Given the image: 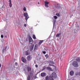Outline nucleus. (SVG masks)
<instances>
[{
    "instance_id": "nucleus-33",
    "label": "nucleus",
    "mask_w": 80,
    "mask_h": 80,
    "mask_svg": "<svg viewBox=\"0 0 80 80\" xmlns=\"http://www.w3.org/2000/svg\"><path fill=\"white\" fill-rule=\"evenodd\" d=\"M42 53L43 54H45V53H46V52L45 51H42Z\"/></svg>"
},
{
    "instance_id": "nucleus-43",
    "label": "nucleus",
    "mask_w": 80,
    "mask_h": 80,
    "mask_svg": "<svg viewBox=\"0 0 80 80\" xmlns=\"http://www.w3.org/2000/svg\"><path fill=\"white\" fill-rule=\"evenodd\" d=\"M38 4H40V2H38Z\"/></svg>"
},
{
    "instance_id": "nucleus-24",
    "label": "nucleus",
    "mask_w": 80,
    "mask_h": 80,
    "mask_svg": "<svg viewBox=\"0 0 80 80\" xmlns=\"http://www.w3.org/2000/svg\"><path fill=\"white\" fill-rule=\"evenodd\" d=\"M76 61H77V62H80V59L79 58H77L76 59Z\"/></svg>"
},
{
    "instance_id": "nucleus-28",
    "label": "nucleus",
    "mask_w": 80,
    "mask_h": 80,
    "mask_svg": "<svg viewBox=\"0 0 80 80\" xmlns=\"http://www.w3.org/2000/svg\"><path fill=\"white\" fill-rule=\"evenodd\" d=\"M33 39H35L36 38V37H35V35H33Z\"/></svg>"
},
{
    "instance_id": "nucleus-14",
    "label": "nucleus",
    "mask_w": 80,
    "mask_h": 80,
    "mask_svg": "<svg viewBox=\"0 0 80 80\" xmlns=\"http://www.w3.org/2000/svg\"><path fill=\"white\" fill-rule=\"evenodd\" d=\"M70 74L71 76H73L74 75V72L73 71H71L70 72Z\"/></svg>"
},
{
    "instance_id": "nucleus-27",
    "label": "nucleus",
    "mask_w": 80,
    "mask_h": 80,
    "mask_svg": "<svg viewBox=\"0 0 80 80\" xmlns=\"http://www.w3.org/2000/svg\"><path fill=\"white\" fill-rule=\"evenodd\" d=\"M56 15L57 16V17H60V14H59V13H56Z\"/></svg>"
},
{
    "instance_id": "nucleus-21",
    "label": "nucleus",
    "mask_w": 80,
    "mask_h": 80,
    "mask_svg": "<svg viewBox=\"0 0 80 80\" xmlns=\"http://www.w3.org/2000/svg\"><path fill=\"white\" fill-rule=\"evenodd\" d=\"M49 80H53V78H52V77L51 76H50V78H49Z\"/></svg>"
},
{
    "instance_id": "nucleus-41",
    "label": "nucleus",
    "mask_w": 80,
    "mask_h": 80,
    "mask_svg": "<svg viewBox=\"0 0 80 80\" xmlns=\"http://www.w3.org/2000/svg\"><path fill=\"white\" fill-rule=\"evenodd\" d=\"M5 38H7V36H5Z\"/></svg>"
},
{
    "instance_id": "nucleus-37",
    "label": "nucleus",
    "mask_w": 80,
    "mask_h": 80,
    "mask_svg": "<svg viewBox=\"0 0 80 80\" xmlns=\"http://www.w3.org/2000/svg\"><path fill=\"white\" fill-rule=\"evenodd\" d=\"M1 38H3V35H1Z\"/></svg>"
},
{
    "instance_id": "nucleus-23",
    "label": "nucleus",
    "mask_w": 80,
    "mask_h": 80,
    "mask_svg": "<svg viewBox=\"0 0 80 80\" xmlns=\"http://www.w3.org/2000/svg\"><path fill=\"white\" fill-rule=\"evenodd\" d=\"M29 74L30 76H31V77H32V76H33V73L32 72H30Z\"/></svg>"
},
{
    "instance_id": "nucleus-1",
    "label": "nucleus",
    "mask_w": 80,
    "mask_h": 80,
    "mask_svg": "<svg viewBox=\"0 0 80 80\" xmlns=\"http://www.w3.org/2000/svg\"><path fill=\"white\" fill-rule=\"evenodd\" d=\"M32 70V69L30 68V67L29 66H27V67H25V68L24 71H25V74L26 75V73H27V72H26V70H27L28 71V72H29L30 71H31V70Z\"/></svg>"
},
{
    "instance_id": "nucleus-10",
    "label": "nucleus",
    "mask_w": 80,
    "mask_h": 80,
    "mask_svg": "<svg viewBox=\"0 0 80 80\" xmlns=\"http://www.w3.org/2000/svg\"><path fill=\"white\" fill-rule=\"evenodd\" d=\"M32 58L31 56H29L27 57V59L28 61H30Z\"/></svg>"
},
{
    "instance_id": "nucleus-5",
    "label": "nucleus",
    "mask_w": 80,
    "mask_h": 80,
    "mask_svg": "<svg viewBox=\"0 0 80 80\" xmlns=\"http://www.w3.org/2000/svg\"><path fill=\"white\" fill-rule=\"evenodd\" d=\"M49 2H47V1H46L44 2L45 6L46 8H48V4Z\"/></svg>"
},
{
    "instance_id": "nucleus-31",
    "label": "nucleus",
    "mask_w": 80,
    "mask_h": 80,
    "mask_svg": "<svg viewBox=\"0 0 80 80\" xmlns=\"http://www.w3.org/2000/svg\"><path fill=\"white\" fill-rule=\"evenodd\" d=\"M78 74H79L78 72H76L75 73V75H78Z\"/></svg>"
},
{
    "instance_id": "nucleus-20",
    "label": "nucleus",
    "mask_w": 80,
    "mask_h": 80,
    "mask_svg": "<svg viewBox=\"0 0 80 80\" xmlns=\"http://www.w3.org/2000/svg\"><path fill=\"white\" fill-rule=\"evenodd\" d=\"M61 35V33H60L59 34H58L56 35V37H60V35Z\"/></svg>"
},
{
    "instance_id": "nucleus-26",
    "label": "nucleus",
    "mask_w": 80,
    "mask_h": 80,
    "mask_svg": "<svg viewBox=\"0 0 80 80\" xmlns=\"http://www.w3.org/2000/svg\"><path fill=\"white\" fill-rule=\"evenodd\" d=\"M78 29H74L75 33H77V32H78Z\"/></svg>"
},
{
    "instance_id": "nucleus-35",
    "label": "nucleus",
    "mask_w": 80,
    "mask_h": 80,
    "mask_svg": "<svg viewBox=\"0 0 80 80\" xmlns=\"http://www.w3.org/2000/svg\"><path fill=\"white\" fill-rule=\"evenodd\" d=\"M5 5L3 4V6L2 7V8H5V6H5Z\"/></svg>"
},
{
    "instance_id": "nucleus-22",
    "label": "nucleus",
    "mask_w": 80,
    "mask_h": 80,
    "mask_svg": "<svg viewBox=\"0 0 80 80\" xmlns=\"http://www.w3.org/2000/svg\"><path fill=\"white\" fill-rule=\"evenodd\" d=\"M29 55V52L28 51H27L26 52V55L27 56Z\"/></svg>"
},
{
    "instance_id": "nucleus-13",
    "label": "nucleus",
    "mask_w": 80,
    "mask_h": 80,
    "mask_svg": "<svg viewBox=\"0 0 80 80\" xmlns=\"http://www.w3.org/2000/svg\"><path fill=\"white\" fill-rule=\"evenodd\" d=\"M22 61L23 62H24V63H26L27 62V60H26V59L24 58L23 57L22 58Z\"/></svg>"
},
{
    "instance_id": "nucleus-17",
    "label": "nucleus",
    "mask_w": 80,
    "mask_h": 80,
    "mask_svg": "<svg viewBox=\"0 0 80 80\" xmlns=\"http://www.w3.org/2000/svg\"><path fill=\"white\" fill-rule=\"evenodd\" d=\"M46 80H50V76L49 77L48 76H47L45 78Z\"/></svg>"
},
{
    "instance_id": "nucleus-40",
    "label": "nucleus",
    "mask_w": 80,
    "mask_h": 80,
    "mask_svg": "<svg viewBox=\"0 0 80 80\" xmlns=\"http://www.w3.org/2000/svg\"><path fill=\"white\" fill-rule=\"evenodd\" d=\"M15 65H17V62H16L15 63Z\"/></svg>"
},
{
    "instance_id": "nucleus-3",
    "label": "nucleus",
    "mask_w": 80,
    "mask_h": 80,
    "mask_svg": "<svg viewBox=\"0 0 80 80\" xmlns=\"http://www.w3.org/2000/svg\"><path fill=\"white\" fill-rule=\"evenodd\" d=\"M24 16L25 17V18L26 21V22H27V20L29 18V16L28 15V13H24Z\"/></svg>"
},
{
    "instance_id": "nucleus-30",
    "label": "nucleus",
    "mask_w": 80,
    "mask_h": 80,
    "mask_svg": "<svg viewBox=\"0 0 80 80\" xmlns=\"http://www.w3.org/2000/svg\"><path fill=\"white\" fill-rule=\"evenodd\" d=\"M9 6L10 7H12V2H9Z\"/></svg>"
},
{
    "instance_id": "nucleus-6",
    "label": "nucleus",
    "mask_w": 80,
    "mask_h": 80,
    "mask_svg": "<svg viewBox=\"0 0 80 80\" xmlns=\"http://www.w3.org/2000/svg\"><path fill=\"white\" fill-rule=\"evenodd\" d=\"M52 76L54 78H57V74L55 72H53L52 74Z\"/></svg>"
},
{
    "instance_id": "nucleus-44",
    "label": "nucleus",
    "mask_w": 80,
    "mask_h": 80,
    "mask_svg": "<svg viewBox=\"0 0 80 80\" xmlns=\"http://www.w3.org/2000/svg\"><path fill=\"white\" fill-rule=\"evenodd\" d=\"M26 67H27V66H26Z\"/></svg>"
},
{
    "instance_id": "nucleus-25",
    "label": "nucleus",
    "mask_w": 80,
    "mask_h": 80,
    "mask_svg": "<svg viewBox=\"0 0 80 80\" xmlns=\"http://www.w3.org/2000/svg\"><path fill=\"white\" fill-rule=\"evenodd\" d=\"M23 10L24 12H26V11H27V8H26V7H24L23 8Z\"/></svg>"
},
{
    "instance_id": "nucleus-38",
    "label": "nucleus",
    "mask_w": 80,
    "mask_h": 80,
    "mask_svg": "<svg viewBox=\"0 0 80 80\" xmlns=\"http://www.w3.org/2000/svg\"><path fill=\"white\" fill-rule=\"evenodd\" d=\"M24 27H27V24H25L24 25Z\"/></svg>"
},
{
    "instance_id": "nucleus-36",
    "label": "nucleus",
    "mask_w": 80,
    "mask_h": 80,
    "mask_svg": "<svg viewBox=\"0 0 80 80\" xmlns=\"http://www.w3.org/2000/svg\"><path fill=\"white\" fill-rule=\"evenodd\" d=\"M9 3L12 2V0H9Z\"/></svg>"
},
{
    "instance_id": "nucleus-9",
    "label": "nucleus",
    "mask_w": 80,
    "mask_h": 80,
    "mask_svg": "<svg viewBox=\"0 0 80 80\" xmlns=\"http://www.w3.org/2000/svg\"><path fill=\"white\" fill-rule=\"evenodd\" d=\"M37 48H38V45L37 44H36L35 45L34 48L33 50L34 52H35L37 51Z\"/></svg>"
},
{
    "instance_id": "nucleus-7",
    "label": "nucleus",
    "mask_w": 80,
    "mask_h": 80,
    "mask_svg": "<svg viewBox=\"0 0 80 80\" xmlns=\"http://www.w3.org/2000/svg\"><path fill=\"white\" fill-rule=\"evenodd\" d=\"M55 7L57 9H60V8H61V6H60V4H58L56 5V6H55Z\"/></svg>"
},
{
    "instance_id": "nucleus-11",
    "label": "nucleus",
    "mask_w": 80,
    "mask_h": 80,
    "mask_svg": "<svg viewBox=\"0 0 80 80\" xmlns=\"http://www.w3.org/2000/svg\"><path fill=\"white\" fill-rule=\"evenodd\" d=\"M41 76L43 77L46 76V73L45 72H42L41 74Z\"/></svg>"
},
{
    "instance_id": "nucleus-8",
    "label": "nucleus",
    "mask_w": 80,
    "mask_h": 80,
    "mask_svg": "<svg viewBox=\"0 0 80 80\" xmlns=\"http://www.w3.org/2000/svg\"><path fill=\"white\" fill-rule=\"evenodd\" d=\"M34 48V44H32V45L30 46V51H32L33 50Z\"/></svg>"
},
{
    "instance_id": "nucleus-12",
    "label": "nucleus",
    "mask_w": 80,
    "mask_h": 80,
    "mask_svg": "<svg viewBox=\"0 0 80 80\" xmlns=\"http://www.w3.org/2000/svg\"><path fill=\"white\" fill-rule=\"evenodd\" d=\"M29 42L30 44H32V43H33V39H32V38H29Z\"/></svg>"
},
{
    "instance_id": "nucleus-19",
    "label": "nucleus",
    "mask_w": 80,
    "mask_h": 80,
    "mask_svg": "<svg viewBox=\"0 0 80 80\" xmlns=\"http://www.w3.org/2000/svg\"><path fill=\"white\" fill-rule=\"evenodd\" d=\"M27 80H30V75H28L27 78Z\"/></svg>"
},
{
    "instance_id": "nucleus-2",
    "label": "nucleus",
    "mask_w": 80,
    "mask_h": 80,
    "mask_svg": "<svg viewBox=\"0 0 80 80\" xmlns=\"http://www.w3.org/2000/svg\"><path fill=\"white\" fill-rule=\"evenodd\" d=\"M9 49V47L8 46H7L5 47H4L3 48V49L2 50V53H3L5 52V51L6 50H8V49Z\"/></svg>"
},
{
    "instance_id": "nucleus-4",
    "label": "nucleus",
    "mask_w": 80,
    "mask_h": 80,
    "mask_svg": "<svg viewBox=\"0 0 80 80\" xmlns=\"http://www.w3.org/2000/svg\"><path fill=\"white\" fill-rule=\"evenodd\" d=\"M73 66L75 67H78V63L76 61H74L72 63Z\"/></svg>"
},
{
    "instance_id": "nucleus-32",
    "label": "nucleus",
    "mask_w": 80,
    "mask_h": 80,
    "mask_svg": "<svg viewBox=\"0 0 80 80\" xmlns=\"http://www.w3.org/2000/svg\"><path fill=\"white\" fill-rule=\"evenodd\" d=\"M45 57H46V58H48V54H46L45 55Z\"/></svg>"
},
{
    "instance_id": "nucleus-15",
    "label": "nucleus",
    "mask_w": 80,
    "mask_h": 80,
    "mask_svg": "<svg viewBox=\"0 0 80 80\" xmlns=\"http://www.w3.org/2000/svg\"><path fill=\"white\" fill-rule=\"evenodd\" d=\"M43 40H40L39 42V43L38 44V45L39 46L40 45H41L42 44V43H43Z\"/></svg>"
},
{
    "instance_id": "nucleus-42",
    "label": "nucleus",
    "mask_w": 80,
    "mask_h": 80,
    "mask_svg": "<svg viewBox=\"0 0 80 80\" xmlns=\"http://www.w3.org/2000/svg\"><path fill=\"white\" fill-rule=\"evenodd\" d=\"M2 65H1V64H0V68L1 67Z\"/></svg>"
},
{
    "instance_id": "nucleus-29",
    "label": "nucleus",
    "mask_w": 80,
    "mask_h": 80,
    "mask_svg": "<svg viewBox=\"0 0 80 80\" xmlns=\"http://www.w3.org/2000/svg\"><path fill=\"white\" fill-rule=\"evenodd\" d=\"M53 18H54V19H57V18H58L57 16H55L53 17Z\"/></svg>"
},
{
    "instance_id": "nucleus-16",
    "label": "nucleus",
    "mask_w": 80,
    "mask_h": 80,
    "mask_svg": "<svg viewBox=\"0 0 80 80\" xmlns=\"http://www.w3.org/2000/svg\"><path fill=\"white\" fill-rule=\"evenodd\" d=\"M47 70H50V71H52V68H50V67H47Z\"/></svg>"
},
{
    "instance_id": "nucleus-18",
    "label": "nucleus",
    "mask_w": 80,
    "mask_h": 80,
    "mask_svg": "<svg viewBox=\"0 0 80 80\" xmlns=\"http://www.w3.org/2000/svg\"><path fill=\"white\" fill-rule=\"evenodd\" d=\"M55 22H56V20L54 19L53 21V28L54 27V25H55Z\"/></svg>"
},
{
    "instance_id": "nucleus-34",
    "label": "nucleus",
    "mask_w": 80,
    "mask_h": 80,
    "mask_svg": "<svg viewBox=\"0 0 80 80\" xmlns=\"http://www.w3.org/2000/svg\"><path fill=\"white\" fill-rule=\"evenodd\" d=\"M45 69V67H43L42 70H44Z\"/></svg>"
},
{
    "instance_id": "nucleus-39",
    "label": "nucleus",
    "mask_w": 80,
    "mask_h": 80,
    "mask_svg": "<svg viewBox=\"0 0 80 80\" xmlns=\"http://www.w3.org/2000/svg\"><path fill=\"white\" fill-rule=\"evenodd\" d=\"M35 67H36V68H37L38 67V65H35Z\"/></svg>"
}]
</instances>
